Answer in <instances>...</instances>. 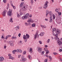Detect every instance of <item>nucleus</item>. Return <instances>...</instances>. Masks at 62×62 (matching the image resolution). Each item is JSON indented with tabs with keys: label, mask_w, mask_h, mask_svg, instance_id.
I'll use <instances>...</instances> for the list:
<instances>
[{
	"label": "nucleus",
	"mask_w": 62,
	"mask_h": 62,
	"mask_svg": "<svg viewBox=\"0 0 62 62\" xmlns=\"http://www.w3.org/2000/svg\"><path fill=\"white\" fill-rule=\"evenodd\" d=\"M44 62H48V61L46 59L44 61Z\"/></svg>",
	"instance_id": "49530a36"
},
{
	"label": "nucleus",
	"mask_w": 62,
	"mask_h": 62,
	"mask_svg": "<svg viewBox=\"0 0 62 62\" xmlns=\"http://www.w3.org/2000/svg\"><path fill=\"white\" fill-rule=\"evenodd\" d=\"M16 29H20V27L19 26H17L16 27Z\"/></svg>",
	"instance_id": "2f4dec72"
},
{
	"label": "nucleus",
	"mask_w": 62,
	"mask_h": 62,
	"mask_svg": "<svg viewBox=\"0 0 62 62\" xmlns=\"http://www.w3.org/2000/svg\"><path fill=\"white\" fill-rule=\"evenodd\" d=\"M1 38L2 39H4V38H5L3 37V36L2 35V36H1Z\"/></svg>",
	"instance_id": "864d4df0"
},
{
	"label": "nucleus",
	"mask_w": 62,
	"mask_h": 62,
	"mask_svg": "<svg viewBox=\"0 0 62 62\" xmlns=\"http://www.w3.org/2000/svg\"><path fill=\"white\" fill-rule=\"evenodd\" d=\"M18 50V53H22L23 52L22 50L20 49H18V50Z\"/></svg>",
	"instance_id": "f3484780"
},
{
	"label": "nucleus",
	"mask_w": 62,
	"mask_h": 62,
	"mask_svg": "<svg viewBox=\"0 0 62 62\" xmlns=\"http://www.w3.org/2000/svg\"><path fill=\"white\" fill-rule=\"evenodd\" d=\"M39 9H41L42 8V7H40L38 8Z\"/></svg>",
	"instance_id": "c9c22d12"
},
{
	"label": "nucleus",
	"mask_w": 62,
	"mask_h": 62,
	"mask_svg": "<svg viewBox=\"0 0 62 62\" xmlns=\"http://www.w3.org/2000/svg\"><path fill=\"white\" fill-rule=\"evenodd\" d=\"M52 34L53 36H54L55 37H54V39L55 40H56V39H59V38H58V34H56L55 35L54 34V31L52 33Z\"/></svg>",
	"instance_id": "39448f33"
},
{
	"label": "nucleus",
	"mask_w": 62,
	"mask_h": 62,
	"mask_svg": "<svg viewBox=\"0 0 62 62\" xmlns=\"http://www.w3.org/2000/svg\"><path fill=\"white\" fill-rule=\"evenodd\" d=\"M6 11L4 10L3 11V12L2 13V15L3 16L5 17V16H6Z\"/></svg>",
	"instance_id": "ddd939ff"
},
{
	"label": "nucleus",
	"mask_w": 62,
	"mask_h": 62,
	"mask_svg": "<svg viewBox=\"0 0 62 62\" xmlns=\"http://www.w3.org/2000/svg\"><path fill=\"white\" fill-rule=\"evenodd\" d=\"M23 15V13H20V15Z\"/></svg>",
	"instance_id": "69168bd1"
},
{
	"label": "nucleus",
	"mask_w": 62,
	"mask_h": 62,
	"mask_svg": "<svg viewBox=\"0 0 62 62\" xmlns=\"http://www.w3.org/2000/svg\"><path fill=\"white\" fill-rule=\"evenodd\" d=\"M11 35H8L6 36V39H8L9 37H11Z\"/></svg>",
	"instance_id": "412c9836"
},
{
	"label": "nucleus",
	"mask_w": 62,
	"mask_h": 62,
	"mask_svg": "<svg viewBox=\"0 0 62 62\" xmlns=\"http://www.w3.org/2000/svg\"><path fill=\"white\" fill-rule=\"evenodd\" d=\"M3 2H4V3H6V0H3Z\"/></svg>",
	"instance_id": "8fccbe9b"
},
{
	"label": "nucleus",
	"mask_w": 62,
	"mask_h": 62,
	"mask_svg": "<svg viewBox=\"0 0 62 62\" xmlns=\"http://www.w3.org/2000/svg\"><path fill=\"white\" fill-rule=\"evenodd\" d=\"M58 15H60L61 16V12H58Z\"/></svg>",
	"instance_id": "58836bf2"
},
{
	"label": "nucleus",
	"mask_w": 62,
	"mask_h": 62,
	"mask_svg": "<svg viewBox=\"0 0 62 62\" xmlns=\"http://www.w3.org/2000/svg\"><path fill=\"white\" fill-rule=\"evenodd\" d=\"M12 10L9 9L8 11V15L9 16H11V13H12Z\"/></svg>",
	"instance_id": "6e6552de"
},
{
	"label": "nucleus",
	"mask_w": 62,
	"mask_h": 62,
	"mask_svg": "<svg viewBox=\"0 0 62 62\" xmlns=\"http://www.w3.org/2000/svg\"><path fill=\"white\" fill-rule=\"evenodd\" d=\"M49 57L50 59V60H49V61H52V57L50 56H49Z\"/></svg>",
	"instance_id": "a878e982"
},
{
	"label": "nucleus",
	"mask_w": 62,
	"mask_h": 62,
	"mask_svg": "<svg viewBox=\"0 0 62 62\" xmlns=\"http://www.w3.org/2000/svg\"><path fill=\"white\" fill-rule=\"evenodd\" d=\"M6 47H7V46L6 45H4V49H6Z\"/></svg>",
	"instance_id": "473e14b6"
},
{
	"label": "nucleus",
	"mask_w": 62,
	"mask_h": 62,
	"mask_svg": "<svg viewBox=\"0 0 62 62\" xmlns=\"http://www.w3.org/2000/svg\"><path fill=\"white\" fill-rule=\"evenodd\" d=\"M49 3V2L48 1H46V2L45 3L44 6L43 7V8H45V9H46V8H47L48 7V4Z\"/></svg>",
	"instance_id": "20e7f679"
},
{
	"label": "nucleus",
	"mask_w": 62,
	"mask_h": 62,
	"mask_svg": "<svg viewBox=\"0 0 62 62\" xmlns=\"http://www.w3.org/2000/svg\"><path fill=\"white\" fill-rule=\"evenodd\" d=\"M32 17V15L31 14L29 16V17L31 18Z\"/></svg>",
	"instance_id": "052dcab7"
},
{
	"label": "nucleus",
	"mask_w": 62,
	"mask_h": 62,
	"mask_svg": "<svg viewBox=\"0 0 62 62\" xmlns=\"http://www.w3.org/2000/svg\"><path fill=\"white\" fill-rule=\"evenodd\" d=\"M8 56L9 57H10L11 56V54H8Z\"/></svg>",
	"instance_id": "5fc2aeb1"
},
{
	"label": "nucleus",
	"mask_w": 62,
	"mask_h": 62,
	"mask_svg": "<svg viewBox=\"0 0 62 62\" xmlns=\"http://www.w3.org/2000/svg\"><path fill=\"white\" fill-rule=\"evenodd\" d=\"M39 42L40 44H42V42H41V41H39Z\"/></svg>",
	"instance_id": "c03bdc74"
},
{
	"label": "nucleus",
	"mask_w": 62,
	"mask_h": 62,
	"mask_svg": "<svg viewBox=\"0 0 62 62\" xmlns=\"http://www.w3.org/2000/svg\"><path fill=\"white\" fill-rule=\"evenodd\" d=\"M12 7H13V8H14V9H15L16 8V7L15 6H13H13H12Z\"/></svg>",
	"instance_id": "3c124183"
},
{
	"label": "nucleus",
	"mask_w": 62,
	"mask_h": 62,
	"mask_svg": "<svg viewBox=\"0 0 62 62\" xmlns=\"http://www.w3.org/2000/svg\"><path fill=\"white\" fill-rule=\"evenodd\" d=\"M28 16H29V13H27L26 14L25 16H24L22 17V19L23 20H25L26 19H29Z\"/></svg>",
	"instance_id": "7ed1b4c3"
},
{
	"label": "nucleus",
	"mask_w": 62,
	"mask_h": 62,
	"mask_svg": "<svg viewBox=\"0 0 62 62\" xmlns=\"http://www.w3.org/2000/svg\"><path fill=\"white\" fill-rule=\"evenodd\" d=\"M53 31H55V30H56L55 29V28H53Z\"/></svg>",
	"instance_id": "79ce46f5"
},
{
	"label": "nucleus",
	"mask_w": 62,
	"mask_h": 62,
	"mask_svg": "<svg viewBox=\"0 0 62 62\" xmlns=\"http://www.w3.org/2000/svg\"><path fill=\"white\" fill-rule=\"evenodd\" d=\"M28 58L30 59H31L32 58H31V56L29 55H28Z\"/></svg>",
	"instance_id": "72a5a7b5"
},
{
	"label": "nucleus",
	"mask_w": 62,
	"mask_h": 62,
	"mask_svg": "<svg viewBox=\"0 0 62 62\" xmlns=\"http://www.w3.org/2000/svg\"><path fill=\"white\" fill-rule=\"evenodd\" d=\"M53 54H54V55H57V53L55 52L53 53Z\"/></svg>",
	"instance_id": "37998d69"
},
{
	"label": "nucleus",
	"mask_w": 62,
	"mask_h": 62,
	"mask_svg": "<svg viewBox=\"0 0 62 62\" xmlns=\"http://www.w3.org/2000/svg\"><path fill=\"white\" fill-rule=\"evenodd\" d=\"M55 11L57 12V13H58V9H57V8H56L55 9Z\"/></svg>",
	"instance_id": "f704fd0d"
},
{
	"label": "nucleus",
	"mask_w": 62,
	"mask_h": 62,
	"mask_svg": "<svg viewBox=\"0 0 62 62\" xmlns=\"http://www.w3.org/2000/svg\"><path fill=\"white\" fill-rule=\"evenodd\" d=\"M46 54H48V53H50V52H49V50H48L47 51H46Z\"/></svg>",
	"instance_id": "ea45409f"
},
{
	"label": "nucleus",
	"mask_w": 62,
	"mask_h": 62,
	"mask_svg": "<svg viewBox=\"0 0 62 62\" xmlns=\"http://www.w3.org/2000/svg\"><path fill=\"white\" fill-rule=\"evenodd\" d=\"M14 37H12V38H11V39H14Z\"/></svg>",
	"instance_id": "e2e57ef3"
},
{
	"label": "nucleus",
	"mask_w": 62,
	"mask_h": 62,
	"mask_svg": "<svg viewBox=\"0 0 62 62\" xmlns=\"http://www.w3.org/2000/svg\"><path fill=\"white\" fill-rule=\"evenodd\" d=\"M10 4L11 6H13V4L12 3V1H10Z\"/></svg>",
	"instance_id": "e433bc0d"
},
{
	"label": "nucleus",
	"mask_w": 62,
	"mask_h": 62,
	"mask_svg": "<svg viewBox=\"0 0 62 62\" xmlns=\"http://www.w3.org/2000/svg\"><path fill=\"white\" fill-rule=\"evenodd\" d=\"M21 55H18V58H20V57H21Z\"/></svg>",
	"instance_id": "4d7b16f0"
},
{
	"label": "nucleus",
	"mask_w": 62,
	"mask_h": 62,
	"mask_svg": "<svg viewBox=\"0 0 62 62\" xmlns=\"http://www.w3.org/2000/svg\"><path fill=\"white\" fill-rule=\"evenodd\" d=\"M22 41H20V42H19V43H22Z\"/></svg>",
	"instance_id": "774afa93"
},
{
	"label": "nucleus",
	"mask_w": 62,
	"mask_h": 62,
	"mask_svg": "<svg viewBox=\"0 0 62 62\" xmlns=\"http://www.w3.org/2000/svg\"><path fill=\"white\" fill-rule=\"evenodd\" d=\"M27 7L26 5H25L24 6H23V7L22 9H21L22 10H24V11H25L27 10Z\"/></svg>",
	"instance_id": "423d86ee"
},
{
	"label": "nucleus",
	"mask_w": 62,
	"mask_h": 62,
	"mask_svg": "<svg viewBox=\"0 0 62 62\" xmlns=\"http://www.w3.org/2000/svg\"><path fill=\"white\" fill-rule=\"evenodd\" d=\"M48 49L47 48H44V50L46 52L47 51H48Z\"/></svg>",
	"instance_id": "c85d7f7f"
},
{
	"label": "nucleus",
	"mask_w": 62,
	"mask_h": 62,
	"mask_svg": "<svg viewBox=\"0 0 62 62\" xmlns=\"http://www.w3.org/2000/svg\"><path fill=\"white\" fill-rule=\"evenodd\" d=\"M18 36L19 37H20L21 36V33H19L18 35Z\"/></svg>",
	"instance_id": "bf43d9fd"
},
{
	"label": "nucleus",
	"mask_w": 62,
	"mask_h": 62,
	"mask_svg": "<svg viewBox=\"0 0 62 62\" xmlns=\"http://www.w3.org/2000/svg\"><path fill=\"white\" fill-rule=\"evenodd\" d=\"M50 20L49 22L50 23H52L53 22V17L50 16Z\"/></svg>",
	"instance_id": "2eb2a0df"
},
{
	"label": "nucleus",
	"mask_w": 62,
	"mask_h": 62,
	"mask_svg": "<svg viewBox=\"0 0 62 62\" xmlns=\"http://www.w3.org/2000/svg\"><path fill=\"white\" fill-rule=\"evenodd\" d=\"M18 49H16V50H14V51L15 52H17L18 53Z\"/></svg>",
	"instance_id": "a18cd8bd"
},
{
	"label": "nucleus",
	"mask_w": 62,
	"mask_h": 62,
	"mask_svg": "<svg viewBox=\"0 0 62 62\" xmlns=\"http://www.w3.org/2000/svg\"><path fill=\"white\" fill-rule=\"evenodd\" d=\"M50 12H49V11H48V10H46V17L47 16V15L49 13V14H50Z\"/></svg>",
	"instance_id": "dca6fc26"
},
{
	"label": "nucleus",
	"mask_w": 62,
	"mask_h": 62,
	"mask_svg": "<svg viewBox=\"0 0 62 62\" xmlns=\"http://www.w3.org/2000/svg\"><path fill=\"white\" fill-rule=\"evenodd\" d=\"M17 17H20V16L19 15V14H17Z\"/></svg>",
	"instance_id": "13d9d810"
},
{
	"label": "nucleus",
	"mask_w": 62,
	"mask_h": 62,
	"mask_svg": "<svg viewBox=\"0 0 62 62\" xmlns=\"http://www.w3.org/2000/svg\"><path fill=\"white\" fill-rule=\"evenodd\" d=\"M45 52L44 51H42L41 54V55H43L44 54Z\"/></svg>",
	"instance_id": "7c9ffc66"
},
{
	"label": "nucleus",
	"mask_w": 62,
	"mask_h": 62,
	"mask_svg": "<svg viewBox=\"0 0 62 62\" xmlns=\"http://www.w3.org/2000/svg\"><path fill=\"white\" fill-rule=\"evenodd\" d=\"M50 39H48L47 40V43H49V42H50Z\"/></svg>",
	"instance_id": "4c0bfd02"
},
{
	"label": "nucleus",
	"mask_w": 62,
	"mask_h": 62,
	"mask_svg": "<svg viewBox=\"0 0 62 62\" xmlns=\"http://www.w3.org/2000/svg\"><path fill=\"white\" fill-rule=\"evenodd\" d=\"M4 60V58L3 57H0V62H2Z\"/></svg>",
	"instance_id": "f8f14e48"
},
{
	"label": "nucleus",
	"mask_w": 62,
	"mask_h": 62,
	"mask_svg": "<svg viewBox=\"0 0 62 62\" xmlns=\"http://www.w3.org/2000/svg\"><path fill=\"white\" fill-rule=\"evenodd\" d=\"M59 52H62V49H60L59 50Z\"/></svg>",
	"instance_id": "603ef678"
},
{
	"label": "nucleus",
	"mask_w": 62,
	"mask_h": 62,
	"mask_svg": "<svg viewBox=\"0 0 62 62\" xmlns=\"http://www.w3.org/2000/svg\"><path fill=\"white\" fill-rule=\"evenodd\" d=\"M9 4H8V6L6 8V9H8V8H9Z\"/></svg>",
	"instance_id": "bb28decb"
},
{
	"label": "nucleus",
	"mask_w": 62,
	"mask_h": 62,
	"mask_svg": "<svg viewBox=\"0 0 62 62\" xmlns=\"http://www.w3.org/2000/svg\"><path fill=\"white\" fill-rule=\"evenodd\" d=\"M44 34H45V33L44 32H42L40 33V36L42 37V36H43Z\"/></svg>",
	"instance_id": "6ab92c4d"
},
{
	"label": "nucleus",
	"mask_w": 62,
	"mask_h": 62,
	"mask_svg": "<svg viewBox=\"0 0 62 62\" xmlns=\"http://www.w3.org/2000/svg\"><path fill=\"white\" fill-rule=\"evenodd\" d=\"M26 52L25 51H24V52H23V55H24V54H26Z\"/></svg>",
	"instance_id": "cd10ccee"
},
{
	"label": "nucleus",
	"mask_w": 62,
	"mask_h": 62,
	"mask_svg": "<svg viewBox=\"0 0 62 62\" xmlns=\"http://www.w3.org/2000/svg\"><path fill=\"white\" fill-rule=\"evenodd\" d=\"M22 60L23 62H24V61H25L26 60V58H24Z\"/></svg>",
	"instance_id": "c756f323"
},
{
	"label": "nucleus",
	"mask_w": 62,
	"mask_h": 62,
	"mask_svg": "<svg viewBox=\"0 0 62 62\" xmlns=\"http://www.w3.org/2000/svg\"><path fill=\"white\" fill-rule=\"evenodd\" d=\"M13 19L12 18H11L10 19L9 21L10 22H11V23H13V20H12Z\"/></svg>",
	"instance_id": "4be33fe9"
},
{
	"label": "nucleus",
	"mask_w": 62,
	"mask_h": 62,
	"mask_svg": "<svg viewBox=\"0 0 62 62\" xmlns=\"http://www.w3.org/2000/svg\"><path fill=\"white\" fill-rule=\"evenodd\" d=\"M39 33V31H37L36 32L35 35H34V39H35L37 38V36L38 35V33Z\"/></svg>",
	"instance_id": "9d476101"
},
{
	"label": "nucleus",
	"mask_w": 62,
	"mask_h": 62,
	"mask_svg": "<svg viewBox=\"0 0 62 62\" xmlns=\"http://www.w3.org/2000/svg\"><path fill=\"white\" fill-rule=\"evenodd\" d=\"M35 26H36V25L34 23H33L31 25V26L33 27H35Z\"/></svg>",
	"instance_id": "393cba45"
},
{
	"label": "nucleus",
	"mask_w": 62,
	"mask_h": 62,
	"mask_svg": "<svg viewBox=\"0 0 62 62\" xmlns=\"http://www.w3.org/2000/svg\"><path fill=\"white\" fill-rule=\"evenodd\" d=\"M29 35L27 34H26L25 35H23V38L24 39V41L25 42H26L27 41V39L29 38Z\"/></svg>",
	"instance_id": "f257e3e1"
},
{
	"label": "nucleus",
	"mask_w": 62,
	"mask_h": 62,
	"mask_svg": "<svg viewBox=\"0 0 62 62\" xmlns=\"http://www.w3.org/2000/svg\"><path fill=\"white\" fill-rule=\"evenodd\" d=\"M32 51V49L31 48H30V53H31V51Z\"/></svg>",
	"instance_id": "a19ab883"
},
{
	"label": "nucleus",
	"mask_w": 62,
	"mask_h": 62,
	"mask_svg": "<svg viewBox=\"0 0 62 62\" xmlns=\"http://www.w3.org/2000/svg\"><path fill=\"white\" fill-rule=\"evenodd\" d=\"M9 43L10 45L11 46H13V42L12 41H9Z\"/></svg>",
	"instance_id": "9b49d317"
},
{
	"label": "nucleus",
	"mask_w": 62,
	"mask_h": 62,
	"mask_svg": "<svg viewBox=\"0 0 62 62\" xmlns=\"http://www.w3.org/2000/svg\"><path fill=\"white\" fill-rule=\"evenodd\" d=\"M56 33H57V34L59 35V34L60 33V30H58L56 31Z\"/></svg>",
	"instance_id": "a211bd4d"
},
{
	"label": "nucleus",
	"mask_w": 62,
	"mask_h": 62,
	"mask_svg": "<svg viewBox=\"0 0 62 62\" xmlns=\"http://www.w3.org/2000/svg\"><path fill=\"white\" fill-rule=\"evenodd\" d=\"M9 59H11L12 60H14V59H15V58L11 56V57H9Z\"/></svg>",
	"instance_id": "aec40b11"
},
{
	"label": "nucleus",
	"mask_w": 62,
	"mask_h": 62,
	"mask_svg": "<svg viewBox=\"0 0 62 62\" xmlns=\"http://www.w3.org/2000/svg\"><path fill=\"white\" fill-rule=\"evenodd\" d=\"M20 61L21 62H22V61H23V60H22V59H21V60H20Z\"/></svg>",
	"instance_id": "338daca9"
},
{
	"label": "nucleus",
	"mask_w": 62,
	"mask_h": 62,
	"mask_svg": "<svg viewBox=\"0 0 62 62\" xmlns=\"http://www.w3.org/2000/svg\"><path fill=\"white\" fill-rule=\"evenodd\" d=\"M21 58L22 59H23L24 58V56H23L21 57Z\"/></svg>",
	"instance_id": "09e8293b"
},
{
	"label": "nucleus",
	"mask_w": 62,
	"mask_h": 62,
	"mask_svg": "<svg viewBox=\"0 0 62 62\" xmlns=\"http://www.w3.org/2000/svg\"><path fill=\"white\" fill-rule=\"evenodd\" d=\"M12 53L13 54H15V51H14V50L13 51H12Z\"/></svg>",
	"instance_id": "6e6d98bb"
},
{
	"label": "nucleus",
	"mask_w": 62,
	"mask_h": 62,
	"mask_svg": "<svg viewBox=\"0 0 62 62\" xmlns=\"http://www.w3.org/2000/svg\"><path fill=\"white\" fill-rule=\"evenodd\" d=\"M45 21H48V19H45Z\"/></svg>",
	"instance_id": "0e129e2a"
},
{
	"label": "nucleus",
	"mask_w": 62,
	"mask_h": 62,
	"mask_svg": "<svg viewBox=\"0 0 62 62\" xmlns=\"http://www.w3.org/2000/svg\"><path fill=\"white\" fill-rule=\"evenodd\" d=\"M25 26H27V25H28V24H27V23L26 22L25 23Z\"/></svg>",
	"instance_id": "de8ad7c7"
},
{
	"label": "nucleus",
	"mask_w": 62,
	"mask_h": 62,
	"mask_svg": "<svg viewBox=\"0 0 62 62\" xmlns=\"http://www.w3.org/2000/svg\"><path fill=\"white\" fill-rule=\"evenodd\" d=\"M42 50V49L41 48H38V51L39 53H41Z\"/></svg>",
	"instance_id": "4468645a"
},
{
	"label": "nucleus",
	"mask_w": 62,
	"mask_h": 62,
	"mask_svg": "<svg viewBox=\"0 0 62 62\" xmlns=\"http://www.w3.org/2000/svg\"><path fill=\"white\" fill-rule=\"evenodd\" d=\"M49 15H50V17H52V16H53L54 20L55 19V15L54 14H53L52 13V12L50 11L49 12Z\"/></svg>",
	"instance_id": "0eeeda50"
},
{
	"label": "nucleus",
	"mask_w": 62,
	"mask_h": 62,
	"mask_svg": "<svg viewBox=\"0 0 62 62\" xmlns=\"http://www.w3.org/2000/svg\"><path fill=\"white\" fill-rule=\"evenodd\" d=\"M23 2H21V3L20 4V7H22V6H23Z\"/></svg>",
	"instance_id": "5701e85b"
},
{
	"label": "nucleus",
	"mask_w": 62,
	"mask_h": 62,
	"mask_svg": "<svg viewBox=\"0 0 62 62\" xmlns=\"http://www.w3.org/2000/svg\"><path fill=\"white\" fill-rule=\"evenodd\" d=\"M28 23H33L34 22V21L33 20V19L31 18L29 19L27 21Z\"/></svg>",
	"instance_id": "1a4fd4ad"
},
{
	"label": "nucleus",
	"mask_w": 62,
	"mask_h": 62,
	"mask_svg": "<svg viewBox=\"0 0 62 62\" xmlns=\"http://www.w3.org/2000/svg\"><path fill=\"white\" fill-rule=\"evenodd\" d=\"M40 26H41V27H42L43 28H46V26H43L42 25H41Z\"/></svg>",
	"instance_id": "b1692460"
},
{
	"label": "nucleus",
	"mask_w": 62,
	"mask_h": 62,
	"mask_svg": "<svg viewBox=\"0 0 62 62\" xmlns=\"http://www.w3.org/2000/svg\"><path fill=\"white\" fill-rule=\"evenodd\" d=\"M56 40H57V45L59 46H62V38L61 39V40H59V38L58 39Z\"/></svg>",
	"instance_id": "f03ea898"
},
{
	"label": "nucleus",
	"mask_w": 62,
	"mask_h": 62,
	"mask_svg": "<svg viewBox=\"0 0 62 62\" xmlns=\"http://www.w3.org/2000/svg\"><path fill=\"white\" fill-rule=\"evenodd\" d=\"M45 47H46V48L48 47V46H47V45H45Z\"/></svg>",
	"instance_id": "680f3d73"
}]
</instances>
